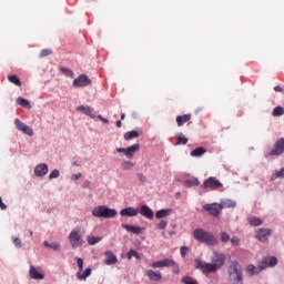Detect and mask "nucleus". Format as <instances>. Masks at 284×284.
Segmentation results:
<instances>
[{"mask_svg": "<svg viewBox=\"0 0 284 284\" xmlns=\"http://www.w3.org/2000/svg\"><path fill=\"white\" fill-rule=\"evenodd\" d=\"M229 283L243 284V267L237 261H232L229 266Z\"/></svg>", "mask_w": 284, "mask_h": 284, "instance_id": "7ed1b4c3", "label": "nucleus"}, {"mask_svg": "<svg viewBox=\"0 0 284 284\" xmlns=\"http://www.w3.org/2000/svg\"><path fill=\"white\" fill-rule=\"evenodd\" d=\"M69 243L73 250L77 247H83V236L81 235V227L72 230L69 234Z\"/></svg>", "mask_w": 284, "mask_h": 284, "instance_id": "39448f33", "label": "nucleus"}, {"mask_svg": "<svg viewBox=\"0 0 284 284\" xmlns=\"http://www.w3.org/2000/svg\"><path fill=\"white\" fill-rule=\"evenodd\" d=\"M125 120V113H122L121 114V121H124Z\"/></svg>", "mask_w": 284, "mask_h": 284, "instance_id": "e2e57ef3", "label": "nucleus"}, {"mask_svg": "<svg viewBox=\"0 0 284 284\" xmlns=\"http://www.w3.org/2000/svg\"><path fill=\"white\" fill-rule=\"evenodd\" d=\"M8 81H10V83H13V85H17L18 88H21V80L17 74L9 75Z\"/></svg>", "mask_w": 284, "mask_h": 284, "instance_id": "7c9ffc66", "label": "nucleus"}, {"mask_svg": "<svg viewBox=\"0 0 284 284\" xmlns=\"http://www.w3.org/2000/svg\"><path fill=\"white\" fill-rule=\"evenodd\" d=\"M182 283L184 284H199V281H196L194 277L192 276H184L182 278Z\"/></svg>", "mask_w": 284, "mask_h": 284, "instance_id": "e433bc0d", "label": "nucleus"}, {"mask_svg": "<svg viewBox=\"0 0 284 284\" xmlns=\"http://www.w3.org/2000/svg\"><path fill=\"white\" fill-rule=\"evenodd\" d=\"M17 103L18 105H21V108H26L27 110H30L32 108L30 101H28L26 98H18Z\"/></svg>", "mask_w": 284, "mask_h": 284, "instance_id": "c85d7f7f", "label": "nucleus"}, {"mask_svg": "<svg viewBox=\"0 0 284 284\" xmlns=\"http://www.w3.org/2000/svg\"><path fill=\"white\" fill-rule=\"evenodd\" d=\"M29 234H30V236H33L34 233L32 231H30Z\"/></svg>", "mask_w": 284, "mask_h": 284, "instance_id": "69168bd1", "label": "nucleus"}, {"mask_svg": "<svg viewBox=\"0 0 284 284\" xmlns=\"http://www.w3.org/2000/svg\"><path fill=\"white\" fill-rule=\"evenodd\" d=\"M197 185H201V182L196 178H193L191 180H186L184 182V187H196Z\"/></svg>", "mask_w": 284, "mask_h": 284, "instance_id": "cd10ccee", "label": "nucleus"}, {"mask_svg": "<svg viewBox=\"0 0 284 284\" xmlns=\"http://www.w3.org/2000/svg\"><path fill=\"white\" fill-rule=\"evenodd\" d=\"M220 207H222V210H225V209L234 210V207H236V201L230 200V199L222 200L220 202Z\"/></svg>", "mask_w": 284, "mask_h": 284, "instance_id": "412c9836", "label": "nucleus"}, {"mask_svg": "<svg viewBox=\"0 0 284 284\" xmlns=\"http://www.w3.org/2000/svg\"><path fill=\"white\" fill-rule=\"evenodd\" d=\"M91 274H92V268H85V271H78V274H77V276H78V278H79V281H85V278H88V276H91Z\"/></svg>", "mask_w": 284, "mask_h": 284, "instance_id": "393cba45", "label": "nucleus"}, {"mask_svg": "<svg viewBox=\"0 0 284 284\" xmlns=\"http://www.w3.org/2000/svg\"><path fill=\"white\" fill-rule=\"evenodd\" d=\"M265 262L267 267H275V265H277L278 263V258H276V256H271L262 261V263H265Z\"/></svg>", "mask_w": 284, "mask_h": 284, "instance_id": "bb28decb", "label": "nucleus"}, {"mask_svg": "<svg viewBox=\"0 0 284 284\" xmlns=\"http://www.w3.org/2000/svg\"><path fill=\"white\" fill-rule=\"evenodd\" d=\"M116 152L119 153V154H125V149H123V148H118L116 149Z\"/></svg>", "mask_w": 284, "mask_h": 284, "instance_id": "13d9d810", "label": "nucleus"}, {"mask_svg": "<svg viewBox=\"0 0 284 284\" xmlns=\"http://www.w3.org/2000/svg\"><path fill=\"white\" fill-rule=\"evenodd\" d=\"M118 212L114 209H110L105 205L97 206L92 210V215L97 219H114Z\"/></svg>", "mask_w": 284, "mask_h": 284, "instance_id": "20e7f679", "label": "nucleus"}, {"mask_svg": "<svg viewBox=\"0 0 284 284\" xmlns=\"http://www.w3.org/2000/svg\"><path fill=\"white\" fill-rule=\"evenodd\" d=\"M123 230H126V232H130L131 234H141L143 232V227L141 226H133L130 224H122Z\"/></svg>", "mask_w": 284, "mask_h": 284, "instance_id": "aec40b11", "label": "nucleus"}, {"mask_svg": "<svg viewBox=\"0 0 284 284\" xmlns=\"http://www.w3.org/2000/svg\"><path fill=\"white\" fill-rule=\"evenodd\" d=\"M82 174L81 173H77V174H73L71 176L72 181H79V179H81Z\"/></svg>", "mask_w": 284, "mask_h": 284, "instance_id": "864d4df0", "label": "nucleus"}, {"mask_svg": "<svg viewBox=\"0 0 284 284\" xmlns=\"http://www.w3.org/2000/svg\"><path fill=\"white\" fill-rule=\"evenodd\" d=\"M250 225H252L253 227H258V225H263V221H261V219L256 217V216H252L248 220Z\"/></svg>", "mask_w": 284, "mask_h": 284, "instance_id": "72a5a7b5", "label": "nucleus"}, {"mask_svg": "<svg viewBox=\"0 0 284 284\" xmlns=\"http://www.w3.org/2000/svg\"><path fill=\"white\" fill-rule=\"evenodd\" d=\"M191 119H192V114L178 115L176 116L178 126L181 128L184 123H187L189 121H191Z\"/></svg>", "mask_w": 284, "mask_h": 284, "instance_id": "5701e85b", "label": "nucleus"}, {"mask_svg": "<svg viewBox=\"0 0 284 284\" xmlns=\"http://www.w3.org/2000/svg\"><path fill=\"white\" fill-rule=\"evenodd\" d=\"M141 136V133L139 131H129L124 133V141H132V139H139Z\"/></svg>", "mask_w": 284, "mask_h": 284, "instance_id": "a878e982", "label": "nucleus"}, {"mask_svg": "<svg viewBox=\"0 0 284 284\" xmlns=\"http://www.w3.org/2000/svg\"><path fill=\"white\" fill-rule=\"evenodd\" d=\"M60 176V172L59 170L54 169L53 171H51V173L49 174V179L50 181H52V179H59Z\"/></svg>", "mask_w": 284, "mask_h": 284, "instance_id": "c03bdc74", "label": "nucleus"}, {"mask_svg": "<svg viewBox=\"0 0 284 284\" xmlns=\"http://www.w3.org/2000/svg\"><path fill=\"white\" fill-rule=\"evenodd\" d=\"M187 252H190V247L181 246L180 254H181L182 258H185V256H187Z\"/></svg>", "mask_w": 284, "mask_h": 284, "instance_id": "a18cd8bd", "label": "nucleus"}, {"mask_svg": "<svg viewBox=\"0 0 284 284\" xmlns=\"http://www.w3.org/2000/svg\"><path fill=\"white\" fill-rule=\"evenodd\" d=\"M73 165H77V162H74Z\"/></svg>", "mask_w": 284, "mask_h": 284, "instance_id": "338daca9", "label": "nucleus"}, {"mask_svg": "<svg viewBox=\"0 0 284 284\" xmlns=\"http://www.w3.org/2000/svg\"><path fill=\"white\" fill-rule=\"evenodd\" d=\"M173 265H175L174 260L164 258V260L154 262L152 264V267H154V268H156V267H173Z\"/></svg>", "mask_w": 284, "mask_h": 284, "instance_id": "4468645a", "label": "nucleus"}, {"mask_svg": "<svg viewBox=\"0 0 284 284\" xmlns=\"http://www.w3.org/2000/svg\"><path fill=\"white\" fill-rule=\"evenodd\" d=\"M50 248L54 250V252H59V250H61V245L58 243H51Z\"/></svg>", "mask_w": 284, "mask_h": 284, "instance_id": "3c124183", "label": "nucleus"}, {"mask_svg": "<svg viewBox=\"0 0 284 284\" xmlns=\"http://www.w3.org/2000/svg\"><path fill=\"white\" fill-rule=\"evenodd\" d=\"M94 109L87 106L84 114H87V116H91V119H94Z\"/></svg>", "mask_w": 284, "mask_h": 284, "instance_id": "de8ad7c7", "label": "nucleus"}, {"mask_svg": "<svg viewBox=\"0 0 284 284\" xmlns=\"http://www.w3.org/2000/svg\"><path fill=\"white\" fill-rule=\"evenodd\" d=\"M145 276H148V278L154 282H159L161 281V278H163V275H161L159 271H152V270L146 271Z\"/></svg>", "mask_w": 284, "mask_h": 284, "instance_id": "6ab92c4d", "label": "nucleus"}, {"mask_svg": "<svg viewBox=\"0 0 284 284\" xmlns=\"http://www.w3.org/2000/svg\"><path fill=\"white\" fill-rule=\"evenodd\" d=\"M139 212L141 216H144V219H149V221H152V219H154V211H152V209H150V206L148 205H142Z\"/></svg>", "mask_w": 284, "mask_h": 284, "instance_id": "ddd939ff", "label": "nucleus"}, {"mask_svg": "<svg viewBox=\"0 0 284 284\" xmlns=\"http://www.w3.org/2000/svg\"><path fill=\"white\" fill-rule=\"evenodd\" d=\"M139 150H141V145L139 143H135L125 149V156L128 159H132L134 156V154H136V152H139Z\"/></svg>", "mask_w": 284, "mask_h": 284, "instance_id": "dca6fc26", "label": "nucleus"}, {"mask_svg": "<svg viewBox=\"0 0 284 284\" xmlns=\"http://www.w3.org/2000/svg\"><path fill=\"white\" fill-rule=\"evenodd\" d=\"M271 234H272L271 230L260 229L256 234V239H257V241L265 242V241H267V236H271Z\"/></svg>", "mask_w": 284, "mask_h": 284, "instance_id": "f3484780", "label": "nucleus"}, {"mask_svg": "<svg viewBox=\"0 0 284 284\" xmlns=\"http://www.w3.org/2000/svg\"><path fill=\"white\" fill-rule=\"evenodd\" d=\"M34 174L36 176H45V174H48V164H38L34 168Z\"/></svg>", "mask_w": 284, "mask_h": 284, "instance_id": "a211bd4d", "label": "nucleus"}, {"mask_svg": "<svg viewBox=\"0 0 284 284\" xmlns=\"http://www.w3.org/2000/svg\"><path fill=\"white\" fill-rule=\"evenodd\" d=\"M0 210H8V205L3 203V200L0 197Z\"/></svg>", "mask_w": 284, "mask_h": 284, "instance_id": "5fc2aeb1", "label": "nucleus"}, {"mask_svg": "<svg viewBox=\"0 0 284 284\" xmlns=\"http://www.w3.org/2000/svg\"><path fill=\"white\" fill-rule=\"evenodd\" d=\"M85 110H88V106H84V105H80L77 108L78 112H85Z\"/></svg>", "mask_w": 284, "mask_h": 284, "instance_id": "6e6d98bb", "label": "nucleus"}, {"mask_svg": "<svg viewBox=\"0 0 284 284\" xmlns=\"http://www.w3.org/2000/svg\"><path fill=\"white\" fill-rule=\"evenodd\" d=\"M176 145H187V138L183 133L178 135Z\"/></svg>", "mask_w": 284, "mask_h": 284, "instance_id": "f704fd0d", "label": "nucleus"}, {"mask_svg": "<svg viewBox=\"0 0 284 284\" xmlns=\"http://www.w3.org/2000/svg\"><path fill=\"white\" fill-rule=\"evenodd\" d=\"M170 214H172L171 209H162L160 211H156L155 219H168V216H170Z\"/></svg>", "mask_w": 284, "mask_h": 284, "instance_id": "b1692460", "label": "nucleus"}, {"mask_svg": "<svg viewBox=\"0 0 284 284\" xmlns=\"http://www.w3.org/2000/svg\"><path fill=\"white\" fill-rule=\"evenodd\" d=\"M205 152H207V150H205V148L200 146L196 148L195 150L191 151V156H203V154H205Z\"/></svg>", "mask_w": 284, "mask_h": 284, "instance_id": "c756f323", "label": "nucleus"}, {"mask_svg": "<svg viewBox=\"0 0 284 284\" xmlns=\"http://www.w3.org/2000/svg\"><path fill=\"white\" fill-rule=\"evenodd\" d=\"M119 262V258H116V255L112 253V251L104 252V263L105 265H116Z\"/></svg>", "mask_w": 284, "mask_h": 284, "instance_id": "f8f14e48", "label": "nucleus"}, {"mask_svg": "<svg viewBox=\"0 0 284 284\" xmlns=\"http://www.w3.org/2000/svg\"><path fill=\"white\" fill-rule=\"evenodd\" d=\"M220 239L223 243H230L231 239H230V234L227 232H222L220 234Z\"/></svg>", "mask_w": 284, "mask_h": 284, "instance_id": "a19ab883", "label": "nucleus"}, {"mask_svg": "<svg viewBox=\"0 0 284 284\" xmlns=\"http://www.w3.org/2000/svg\"><path fill=\"white\" fill-rule=\"evenodd\" d=\"M158 230H165L168 227V220H161L158 224H156Z\"/></svg>", "mask_w": 284, "mask_h": 284, "instance_id": "79ce46f5", "label": "nucleus"}, {"mask_svg": "<svg viewBox=\"0 0 284 284\" xmlns=\"http://www.w3.org/2000/svg\"><path fill=\"white\" fill-rule=\"evenodd\" d=\"M203 210H205V212H207L214 219H219V216L221 215V212H223V209L221 207V203L204 204Z\"/></svg>", "mask_w": 284, "mask_h": 284, "instance_id": "423d86ee", "label": "nucleus"}, {"mask_svg": "<svg viewBox=\"0 0 284 284\" xmlns=\"http://www.w3.org/2000/svg\"><path fill=\"white\" fill-rule=\"evenodd\" d=\"M133 257L136 258V261H141V254H139V252L134 250H130L126 253V258H129V261H132Z\"/></svg>", "mask_w": 284, "mask_h": 284, "instance_id": "473e14b6", "label": "nucleus"}, {"mask_svg": "<svg viewBox=\"0 0 284 284\" xmlns=\"http://www.w3.org/2000/svg\"><path fill=\"white\" fill-rule=\"evenodd\" d=\"M43 245H44V247H50L51 244L48 243V241H44V242H43Z\"/></svg>", "mask_w": 284, "mask_h": 284, "instance_id": "680f3d73", "label": "nucleus"}, {"mask_svg": "<svg viewBox=\"0 0 284 284\" xmlns=\"http://www.w3.org/2000/svg\"><path fill=\"white\" fill-rule=\"evenodd\" d=\"M12 243L16 247H18L19 250H21V240L19 237H12Z\"/></svg>", "mask_w": 284, "mask_h": 284, "instance_id": "09e8293b", "label": "nucleus"}, {"mask_svg": "<svg viewBox=\"0 0 284 284\" xmlns=\"http://www.w3.org/2000/svg\"><path fill=\"white\" fill-rule=\"evenodd\" d=\"M132 168H134V163L132 161H124L122 163V170L124 171L132 170Z\"/></svg>", "mask_w": 284, "mask_h": 284, "instance_id": "58836bf2", "label": "nucleus"}, {"mask_svg": "<svg viewBox=\"0 0 284 284\" xmlns=\"http://www.w3.org/2000/svg\"><path fill=\"white\" fill-rule=\"evenodd\" d=\"M90 83H92V80L85 74H81L73 80V88H85L87 85H90Z\"/></svg>", "mask_w": 284, "mask_h": 284, "instance_id": "9b49d317", "label": "nucleus"}, {"mask_svg": "<svg viewBox=\"0 0 284 284\" xmlns=\"http://www.w3.org/2000/svg\"><path fill=\"white\" fill-rule=\"evenodd\" d=\"M14 125H16L17 130H19L20 132H23V134H27L28 136L34 135V131L32 130V128H30L26 123L21 122V120L16 119Z\"/></svg>", "mask_w": 284, "mask_h": 284, "instance_id": "1a4fd4ad", "label": "nucleus"}, {"mask_svg": "<svg viewBox=\"0 0 284 284\" xmlns=\"http://www.w3.org/2000/svg\"><path fill=\"white\" fill-rule=\"evenodd\" d=\"M220 187H223V183L219 181L216 178H209L204 183L201 185L202 190H220Z\"/></svg>", "mask_w": 284, "mask_h": 284, "instance_id": "0eeeda50", "label": "nucleus"}, {"mask_svg": "<svg viewBox=\"0 0 284 284\" xmlns=\"http://www.w3.org/2000/svg\"><path fill=\"white\" fill-rule=\"evenodd\" d=\"M29 274L30 278L33 281H43V278H45V275H43V273H39V270H37L34 266H30Z\"/></svg>", "mask_w": 284, "mask_h": 284, "instance_id": "2eb2a0df", "label": "nucleus"}, {"mask_svg": "<svg viewBox=\"0 0 284 284\" xmlns=\"http://www.w3.org/2000/svg\"><path fill=\"white\" fill-rule=\"evenodd\" d=\"M52 49H43L41 52H40V58L43 59L44 57H50V54H52Z\"/></svg>", "mask_w": 284, "mask_h": 284, "instance_id": "37998d69", "label": "nucleus"}, {"mask_svg": "<svg viewBox=\"0 0 284 284\" xmlns=\"http://www.w3.org/2000/svg\"><path fill=\"white\" fill-rule=\"evenodd\" d=\"M225 254L214 251L213 255L211 256V263H203L201 260L196 258L195 270H201V272L205 275L214 274L215 272H219L223 265H225Z\"/></svg>", "mask_w": 284, "mask_h": 284, "instance_id": "f257e3e1", "label": "nucleus"}, {"mask_svg": "<svg viewBox=\"0 0 284 284\" xmlns=\"http://www.w3.org/2000/svg\"><path fill=\"white\" fill-rule=\"evenodd\" d=\"M193 239L197 241V243H205L209 247L219 245V240L214 236V233L207 232L204 229H195L193 231Z\"/></svg>", "mask_w": 284, "mask_h": 284, "instance_id": "f03ea898", "label": "nucleus"}, {"mask_svg": "<svg viewBox=\"0 0 284 284\" xmlns=\"http://www.w3.org/2000/svg\"><path fill=\"white\" fill-rule=\"evenodd\" d=\"M263 270H267V262H261L257 267L254 266V264H250L246 267V272L247 274H250V276H255V274H261Z\"/></svg>", "mask_w": 284, "mask_h": 284, "instance_id": "6e6552de", "label": "nucleus"}, {"mask_svg": "<svg viewBox=\"0 0 284 284\" xmlns=\"http://www.w3.org/2000/svg\"><path fill=\"white\" fill-rule=\"evenodd\" d=\"M174 274H179V268H174Z\"/></svg>", "mask_w": 284, "mask_h": 284, "instance_id": "0e129e2a", "label": "nucleus"}, {"mask_svg": "<svg viewBox=\"0 0 284 284\" xmlns=\"http://www.w3.org/2000/svg\"><path fill=\"white\" fill-rule=\"evenodd\" d=\"M272 114H273L274 116H283V115H284V109H283V106H275V108L273 109Z\"/></svg>", "mask_w": 284, "mask_h": 284, "instance_id": "c9c22d12", "label": "nucleus"}, {"mask_svg": "<svg viewBox=\"0 0 284 284\" xmlns=\"http://www.w3.org/2000/svg\"><path fill=\"white\" fill-rule=\"evenodd\" d=\"M115 125H116V128H122L123 123L121 122V120H118Z\"/></svg>", "mask_w": 284, "mask_h": 284, "instance_id": "052dcab7", "label": "nucleus"}, {"mask_svg": "<svg viewBox=\"0 0 284 284\" xmlns=\"http://www.w3.org/2000/svg\"><path fill=\"white\" fill-rule=\"evenodd\" d=\"M77 263H78L79 272H83V258L77 257Z\"/></svg>", "mask_w": 284, "mask_h": 284, "instance_id": "8fccbe9b", "label": "nucleus"}, {"mask_svg": "<svg viewBox=\"0 0 284 284\" xmlns=\"http://www.w3.org/2000/svg\"><path fill=\"white\" fill-rule=\"evenodd\" d=\"M98 119L100 121H102V123H110V121L108 119L103 118L102 115H98Z\"/></svg>", "mask_w": 284, "mask_h": 284, "instance_id": "4d7b16f0", "label": "nucleus"}, {"mask_svg": "<svg viewBox=\"0 0 284 284\" xmlns=\"http://www.w3.org/2000/svg\"><path fill=\"white\" fill-rule=\"evenodd\" d=\"M231 244L233 245V247H239V245L241 244V240L237 236H233L231 239Z\"/></svg>", "mask_w": 284, "mask_h": 284, "instance_id": "49530a36", "label": "nucleus"}, {"mask_svg": "<svg viewBox=\"0 0 284 284\" xmlns=\"http://www.w3.org/2000/svg\"><path fill=\"white\" fill-rule=\"evenodd\" d=\"M274 91H275V92H283V88H281V87H274Z\"/></svg>", "mask_w": 284, "mask_h": 284, "instance_id": "bf43d9fd", "label": "nucleus"}, {"mask_svg": "<svg viewBox=\"0 0 284 284\" xmlns=\"http://www.w3.org/2000/svg\"><path fill=\"white\" fill-rule=\"evenodd\" d=\"M103 241V237L101 236H89L87 237V243L89 245H97V243H101Z\"/></svg>", "mask_w": 284, "mask_h": 284, "instance_id": "2f4dec72", "label": "nucleus"}, {"mask_svg": "<svg viewBox=\"0 0 284 284\" xmlns=\"http://www.w3.org/2000/svg\"><path fill=\"white\" fill-rule=\"evenodd\" d=\"M138 179L141 183H145V181H148V178H145V175L142 173H138Z\"/></svg>", "mask_w": 284, "mask_h": 284, "instance_id": "603ef678", "label": "nucleus"}, {"mask_svg": "<svg viewBox=\"0 0 284 284\" xmlns=\"http://www.w3.org/2000/svg\"><path fill=\"white\" fill-rule=\"evenodd\" d=\"M275 179H284V168L272 175V181H275Z\"/></svg>", "mask_w": 284, "mask_h": 284, "instance_id": "ea45409f", "label": "nucleus"}, {"mask_svg": "<svg viewBox=\"0 0 284 284\" xmlns=\"http://www.w3.org/2000/svg\"><path fill=\"white\" fill-rule=\"evenodd\" d=\"M60 72H62V74H65L67 77H70L71 79L72 77H74V72L65 67H61Z\"/></svg>", "mask_w": 284, "mask_h": 284, "instance_id": "4c0bfd02", "label": "nucleus"}, {"mask_svg": "<svg viewBox=\"0 0 284 284\" xmlns=\"http://www.w3.org/2000/svg\"><path fill=\"white\" fill-rule=\"evenodd\" d=\"M120 214H121V216H138L139 215V210H136L132 206H129V207L123 209L120 212Z\"/></svg>", "mask_w": 284, "mask_h": 284, "instance_id": "4be33fe9", "label": "nucleus"}, {"mask_svg": "<svg viewBox=\"0 0 284 284\" xmlns=\"http://www.w3.org/2000/svg\"><path fill=\"white\" fill-rule=\"evenodd\" d=\"M284 152V138L278 139L270 152V156H281Z\"/></svg>", "mask_w": 284, "mask_h": 284, "instance_id": "9d476101", "label": "nucleus"}]
</instances>
